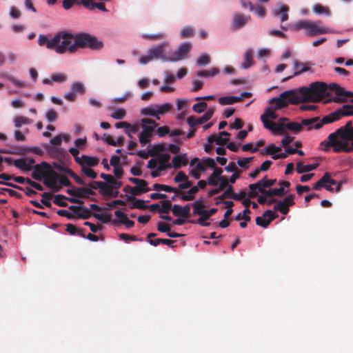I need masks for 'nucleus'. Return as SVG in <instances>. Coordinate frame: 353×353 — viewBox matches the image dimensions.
<instances>
[{"label": "nucleus", "mask_w": 353, "mask_h": 353, "mask_svg": "<svg viewBox=\"0 0 353 353\" xmlns=\"http://www.w3.org/2000/svg\"><path fill=\"white\" fill-rule=\"evenodd\" d=\"M192 206L193 208V214L194 215L201 216L205 210V205L203 203V199H197L192 204Z\"/></svg>", "instance_id": "obj_36"}, {"label": "nucleus", "mask_w": 353, "mask_h": 353, "mask_svg": "<svg viewBox=\"0 0 353 353\" xmlns=\"http://www.w3.org/2000/svg\"><path fill=\"white\" fill-rule=\"evenodd\" d=\"M69 209L76 214V216L79 219H89L92 215H93L94 217L99 219L103 223H106L110 221L111 219V214H106L105 216L94 213L92 214L90 210L88 209L87 208L79 206V205H70L69 207Z\"/></svg>", "instance_id": "obj_7"}, {"label": "nucleus", "mask_w": 353, "mask_h": 353, "mask_svg": "<svg viewBox=\"0 0 353 353\" xmlns=\"http://www.w3.org/2000/svg\"><path fill=\"white\" fill-rule=\"evenodd\" d=\"M293 69L295 70L294 74L292 76L285 78L284 81L289 80L293 77L298 76L304 72L309 71L310 68L303 62H301L299 60H294L293 62Z\"/></svg>", "instance_id": "obj_22"}, {"label": "nucleus", "mask_w": 353, "mask_h": 353, "mask_svg": "<svg viewBox=\"0 0 353 353\" xmlns=\"http://www.w3.org/2000/svg\"><path fill=\"white\" fill-rule=\"evenodd\" d=\"M277 118V114L272 108H268L265 112L261 116V120H268L269 119L274 120Z\"/></svg>", "instance_id": "obj_50"}, {"label": "nucleus", "mask_w": 353, "mask_h": 353, "mask_svg": "<svg viewBox=\"0 0 353 353\" xmlns=\"http://www.w3.org/2000/svg\"><path fill=\"white\" fill-rule=\"evenodd\" d=\"M170 159V155L168 153L159 155L157 159L159 163L157 170L159 171H163L166 169L171 168L172 165L169 163Z\"/></svg>", "instance_id": "obj_29"}, {"label": "nucleus", "mask_w": 353, "mask_h": 353, "mask_svg": "<svg viewBox=\"0 0 353 353\" xmlns=\"http://www.w3.org/2000/svg\"><path fill=\"white\" fill-rule=\"evenodd\" d=\"M168 46V43L165 42L163 43H160L150 48L148 51V54L146 56H142L139 58V63L141 64H147L150 62L153 59H163L166 61V59L168 58L164 55V49Z\"/></svg>", "instance_id": "obj_6"}, {"label": "nucleus", "mask_w": 353, "mask_h": 353, "mask_svg": "<svg viewBox=\"0 0 353 353\" xmlns=\"http://www.w3.org/2000/svg\"><path fill=\"white\" fill-rule=\"evenodd\" d=\"M332 151L335 152H353V122L347 121L332 133Z\"/></svg>", "instance_id": "obj_2"}, {"label": "nucleus", "mask_w": 353, "mask_h": 353, "mask_svg": "<svg viewBox=\"0 0 353 353\" xmlns=\"http://www.w3.org/2000/svg\"><path fill=\"white\" fill-rule=\"evenodd\" d=\"M274 210L280 212L284 215L287 214L289 212V208L281 201L277 202V203L274 206Z\"/></svg>", "instance_id": "obj_59"}, {"label": "nucleus", "mask_w": 353, "mask_h": 353, "mask_svg": "<svg viewBox=\"0 0 353 353\" xmlns=\"http://www.w3.org/2000/svg\"><path fill=\"white\" fill-rule=\"evenodd\" d=\"M353 115V105H344L332 112V122L339 120L343 116Z\"/></svg>", "instance_id": "obj_18"}, {"label": "nucleus", "mask_w": 353, "mask_h": 353, "mask_svg": "<svg viewBox=\"0 0 353 353\" xmlns=\"http://www.w3.org/2000/svg\"><path fill=\"white\" fill-rule=\"evenodd\" d=\"M81 162L80 165L85 166V165L90 167H94L99 164V160L97 157H90L85 154H83L81 157Z\"/></svg>", "instance_id": "obj_35"}, {"label": "nucleus", "mask_w": 353, "mask_h": 353, "mask_svg": "<svg viewBox=\"0 0 353 353\" xmlns=\"http://www.w3.org/2000/svg\"><path fill=\"white\" fill-rule=\"evenodd\" d=\"M313 10L317 14H325L326 16H329L330 14L329 8L325 7L319 3L314 5Z\"/></svg>", "instance_id": "obj_54"}, {"label": "nucleus", "mask_w": 353, "mask_h": 353, "mask_svg": "<svg viewBox=\"0 0 353 353\" xmlns=\"http://www.w3.org/2000/svg\"><path fill=\"white\" fill-rule=\"evenodd\" d=\"M331 123V114L327 115L324 118H323L321 121L319 117H314L312 119H303L301 121V125L303 126L307 127V130H311L312 128L319 129L322 127V125L325 123Z\"/></svg>", "instance_id": "obj_13"}, {"label": "nucleus", "mask_w": 353, "mask_h": 353, "mask_svg": "<svg viewBox=\"0 0 353 353\" xmlns=\"http://www.w3.org/2000/svg\"><path fill=\"white\" fill-rule=\"evenodd\" d=\"M236 102H239V99L234 96L221 97L219 99V103L221 105H231Z\"/></svg>", "instance_id": "obj_44"}, {"label": "nucleus", "mask_w": 353, "mask_h": 353, "mask_svg": "<svg viewBox=\"0 0 353 353\" xmlns=\"http://www.w3.org/2000/svg\"><path fill=\"white\" fill-rule=\"evenodd\" d=\"M152 190L156 191H165L166 192H174L175 194H182L183 192L180 191L176 188L172 187L170 185L154 183L152 185Z\"/></svg>", "instance_id": "obj_32"}, {"label": "nucleus", "mask_w": 353, "mask_h": 353, "mask_svg": "<svg viewBox=\"0 0 353 353\" xmlns=\"http://www.w3.org/2000/svg\"><path fill=\"white\" fill-rule=\"evenodd\" d=\"M269 103L274 110H278L287 107L289 104H298L299 101L294 89L282 92L279 97L272 98Z\"/></svg>", "instance_id": "obj_4"}, {"label": "nucleus", "mask_w": 353, "mask_h": 353, "mask_svg": "<svg viewBox=\"0 0 353 353\" xmlns=\"http://www.w3.org/2000/svg\"><path fill=\"white\" fill-rule=\"evenodd\" d=\"M157 125L158 123L151 119H142L141 120V126L143 130L140 134H144L149 137H152L154 132V129L156 127H157Z\"/></svg>", "instance_id": "obj_16"}, {"label": "nucleus", "mask_w": 353, "mask_h": 353, "mask_svg": "<svg viewBox=\"0 0 353 353\" xmlns=\"http://www.w3.org/2000/svg\"><path fill=\"white\" fill-rule=\"evenodd\" d=\"M46 119L50 122H54L58 119V113L54 109H50L46 112Z\"/></svg>", "instance_id": "obj_63"}, {"label": "nucleus", "mask_w": 353, "mask_h": 353, "mask_svg": "<svg viewBox=\"0 0 353 353\" xmlns=\"http://www.w3.org/2000/svg\"><path fill=\"white\" fill-rule=\"evenodd\" d=\"M172 213L174 216L188 219L190 216V205H186L181 207L179 205L174 204L172 207Z\"/></svg>", "instance_id": "obj_20"}, {"label": "nucleus", "mask_w": 353, "mask_h": 353, "mask_svg": "<svg viewBox=\"0 0 353 353\" xmlns=\"http://www.w3.org/2000/svg\"><path fill=\"white\" fill-rule=\"evenodd\" d=\"M68 199L67 196L61 195V194H57L54 196V203L56 205L61 206V207H67L68 203L65 201Z\"/></svg>", "instance_id": "obj_56"}, {"label": "nucleus", "mask_w": 353, "mask_h": 353, "mask_svg": "<svg viewBox=\"0 0 353 353\" xmlns=\"http://www.w3.org/2000/svg\"><path fill=\"white\" fill-rule=\"evenodd\" d=\"M276 182V179H268L267 176H264L255 183L250 184L249 189L250 192L248 194L250 198H255L258 195V192L263 193L265 188L273 186Z\"/></svg>", "instance_id": "obj_9"}, {"label": "nucleus", "mask_w": 353, "mask_h": 353, "mask_svg": "<svg viewBox=\"0 0 353 353\" xmlns=\"http://www.w3.org/2000/svg\"><path fill=\"white\" fill-rule=\"evenodd\" d=\"M55 38H57L55 51L59 54L73 53L79 48L100 50L103 46L102 41L88 33H79L74 35L66 32H61L55 34Z\"/></svg>", "instance_id": "obj_1"}, {"label": "nucleus", "mask_w": 353, "mask_h": 353, "mask_svg": "<svg viewBox=\"0 0 353 353\" xmlns=\"http://www.w3.org/2000/svg\"><path fill=\"white\" fill-rule=\"evenodd\" d=\"M81 4H83L85 7L93 9L94 8H97L100 10L105 11V6L103 3H92L90 0H81Z\"/></svg>", "instance_id": "obj_43"}, {"label": "nucleus", "mask_w": 353, "mask_h": 353, "mask_svg": "<svg viewBox=\"0 0 353 353\" xmlns=\"http://www.w3.org/2000/svg\"><path fill=\"white\" fill-rule=\"evenodd\" d=\"M44 148L47 153L52 158L59 159L65 154V151L63 148H56L50 144H45Z\"/></svg>", "instance_id": "obj_26"}, {"label": "nucleus", "mask_w": 353, "mask_h": 353, "mask_svg": "<svg viewBox=\"0 0 353 353\" xmlns=\"http://www.w3.org/2000/svg\"><path fill=\"white\" fill-rule=\"evenodd\" d=\"M285 128L288 130L296 133L302 130V125L301 123H299L297 122H289L288 123L285 124Z\"/></svg>", "instance_id": "obj_57"}, {"label": "nucleus", "mask_w": 353, "mask_h": 353, "mask_svg": "<svg viewBox=\"0 0 353 353\" xmlns=\"http://www.w3.org/2000/svg\"><path fill=\"white\" fill-rule=\"evenodd\" d=\"M262 194H265L268 197H272L274 196H283L286 194V192L283 187H280L279 188H272L268 190H264Z\"/></svg>", "instance_id": "obj_40"}, {"label": "nucleus", "mask_w": 353, "mask_h": 353, "mask_svg": "<svg viewBox=\"0 0 353 353\" xmlns=\"http://www.w3.org/2000/svg\"><path fill=\"white\" fill-rule=\"evenodd\" d=\"M276 216L271 210H268L263 213L262 216H257L256 218V224L266 228Z\"/></svg>", "instance_id": "obj_17"}, {"label": "nucleus", "mask_w": 353, "mask_h": 353, "mask_svg": "<svg viewBox=\"0 0 353 353\" xmlns=\"http://www.w3.org/2000/svg\"><path fill=\"white\" fill-rule=\"evenodd\" d=\"M68 79V76L64 73H53L50 79H43L42 82L43 84H51L53 81L57 83L65 82Z\"/></svg>", "instance_id": "obj_31"}, {"label": "nucleus", "mask_w": 353, "mask_h": 353, "mask_svg": "<svg viewBox=\"0 0 353 353\" xmlns=\"http://www.w3.org/2000/svg\"><path fill=\"white\" fill-rule=\"evenodd\" d=\"M161 207L159 209L160 214H168L170 210H172L173 205L170 200H164L161 202Z\"/></svg>", "instance_id": "obj_49"}, {"label": "nucleus", "mask_w": 353, "mask_h": 353, "mask_svg": "<svg viewBox=\"0 0 353 353\" xmlns=\"http://www.w3.org/2000/svg\"><path fill=\"white\" fill-rule=\"evenodd\" d=\"M57 38L55 36L50 39L48 36L40 34L38 39V44L40 46H46L48 49H52L55 50Z\"/></svg>", "instance_id": "obj_25"}, {"label": "nucleus", "mask_w": 353, "mask_h": 353, "mask_svg": "<svg viewBox=\"0 0 353 353\" xmlns=\"http://www.w3.org/2000/svg\"><path fill=\"white\" fill-rule=\"evenodd\" d=\"M30 150V149L26 146H10V149H0V153L23 155Z\"/></svg>", "instance_id": "obj_27"}, {"label": "nucleus", "mask_w": 353, "mask_h": 353, "mask_svg": "<svg viewBox=\"0 0 353 353\" xmlns=\"http://www.w3.org/2000/svg\"><path fill=\"white\" fill-rule=\"evenodd\" d=\"M223 172V170L221 168H216L214 170L213 173L208 178V184L212 186H216L220 176Z\"/></svg>", "instance_id": "obj_33"}, {"label": "nucleus", "mask_w": 353, "mask_h": 353, "mask_svg": "<svg viewBox=\"0 0 353 353\" xmlns=\"http://www.w3.org/2000/svg\"><path fill=\"white\" fill-rule=\"evenodd\" d=\"M52 196L50 193L49 192H44L43 194H42V199H41V203L43 205H44L45 206L48 207V208H50L52 204L50 203V200L52 199Z\"/></svg>", "instance_id": "obj_62"}, {"label": "nucleus", "mask_w": 353, "mask_h": 353, "mask_svg": "<svg viewBox=\"0 0 353 353\" xmlns=\"http://www.w3.org/2000/svg\"><path fill=\"white\" fill-rule=\"evenodd\" d=\"M13 164L15 167L23 171H30L32 170V166L30 165V163H28L27 161L24 159H16L13 161Z\"/></svg>", "instance_id": "obj_41"}, {"label": "nucleus", "mask_w": 353, "mask_h": 353, "mask_svg": "<svg viewBox=\"0 0 353 353\" xmlns=\"http://www.w3.org/2000/svg\"><path fill=\"white\" fill-rule=\"evenodd\" d=\"M289 7L287 5H281L279 7L274 9L272 14L274 17L280 19L281 23L287 21L289 18L288 12Z\"/></svg>", "instance_id": "obj_21"}, {"label": "nucleus", "mask_w": 353, "mask_h": 353, "mask_svg": "<svg viewBox=\"0 0 353 353\" xmlns=\"http://www.w3.org/2000/svg\"><path fill=\"white\" fill-rule=\"evenodd\" d=\"M234 188L232 185H229L225 191L219 196L217 197L219 200H223L226 198H230L233 199Z\"/></svg>", "instance_id": "obj_58"}, {"label": "nucleus", "mask_w": 353, "mask_h": 353, "mask_svg": "<svg viewBox=\"0 0 353 353\" xmlns=\"http://www.w3.org/2000/svg\"><path fill=\"white\" fill-rule=\"evenodd\" d=\"M125 197L127 201H133L132 203L130 204L129 208L130 209H140V210H146L148 209V206L145 205V201L141 199H136L135 196H129L125 194Z\"/></svg>", "instance_id": "obj_30"}, {"label": "nucleus", "mask_w": 353, "mask_h": 353, "mask_svg": "<svg viewBox=\"0 0 353 353\" xmlns=\"http://www.w3.org/2000/svg\"><path fill=\"white\" fill-rule=\"evenodd\" d=\"M165 37L164 33L157 34H143L142 38L150 41H159L161 40Z\"/></svg>", "instance_id": "obj_55"}, {"label": "nucleus", "mask_w": 353, "mask_h": 353, "mask_svg": "<svg viewBox=\"0 0 353 353\" xmlns=\"http://www.w3.org/2000/svg\"><path fill=\"white\" fill-rule=\"evenodd\" d=\"M219 70L216 68H213L209 70H199L196 72V76L199 77H212L219 73Z\"/></svg>", "instance_id": "obj_42"}, {"label": "nucleus", "mask_w": 353, "mask_h": 353, "mask_svg": "<svg viewBox=\"0 0 353 353\" xmlns=\"http://www.w3.org/2000/svg\"><path fill=\"white\" fill-rule=\"evenodd\" d=\"M188 159L186 158V154L176 155L172 158V165L174 168H179L182 165L185 166L188 164Z\"/></svg>", "instance_id": "obj_37"}, {"label": "nucleus", "mask_w": 353, "mask_h": 353, "mask_svg": "<svg viewBox=\"0 0 353 353\" xmlns=\"http://www.w3.org/2000/svg\"><path fill=\"white\" fill-rule=\"evenodd\" d=\"M125 116V110L122 108L115 110L111 114V117L115 119H122Z\"/></svg>", "instance_id": "obj_64"}, {"label": "nucleus", "mask_w": 353, "mask_h": 353, "mask_svg": "<svg viewBox=\"0 0 353 353\" xmlns=\"http://www.w3.org/2000/svg\"><path fill=\"white\" fill-rule=\"evenodd\" d=\"M294 28L296 30H305L309 36H316L329 32L320 21L301 20L294 25Z\"/></svg>", "instance_id": "obj_5"}, {"label": "nucleus", "mask_w": 353, "mask_h": 353, "mask_svg": "<svg viewBox=\"0 0 353 353\" xmlns=\"http://www.w3.org/2000/svg\"><path fill=\"white\" fill-rule=\"evenodd\" d=\"M129 181L136 184V188L137 192H139V195H141L143 193L148 192L150 190V188L148 187V183L146 181L138 178L130 177L129 178Z\"/></svg>", "instance_id": "obj_24"}, {"label": "nucleus", "mask_w": 353, "mask_h": 353, "mask_svg": "<svg viewBox=\"0 0 353 353\" xmlns=\"http://www.w3.org/2000/svg\"><path fill=\"white\" fill-rule=\"evenodd\" d=\"M353 99V92L346 90L337 83H332V103H343Z\"/></svg>", "instance_id": "obj_8"}, {"label": "nucleus", "mask_w": 353, "mask_h": 353, "mask_svg": "<svg viewBox=\"0 0 353 353\" xmlns=\"http://www.w3.org/2000/svg\"><path fill=\"white\" fill-rule=\"evenodd\" d=\"M79 196L78 198H88L90 195H94L95 192L89 188H77Z\"/></svg>", "instance_id": "obj_52"}, {"label": "nucleus", "mask_w": 353, "mask_h": 353, "mask_svg": "<svg viewBox=\"0 0 353 353\" xmlns=\"http://www.w3.org/2000/svg\"><path fill=\"white\" fill-rule=\"evenodd\" d=\"M254 160V157H239L237 159L236 163L237 165L247 170L250 168V163Z\"/></svg>", "instance_id": "obj_46"}, {"label": "nucleus", "mask_w": 353, "mask_h": 353, "mask_svg": "<svg viewBox=\"0 0 353 353\" xmlns=\"http://www.w3.org/2000/svg\"><path fill=\"white\" fill-rule=\"evenodd\" d=\"M190 189L188 191L187 194H183L181 199L183 201H192L194 199V194L199 192V188L197 186H192L190 188Z\"/></svg>", "instance_id": "obj_47"}, {"label": "nucleus", "mask_w": 353, "mask_h": 353, "mask_svg": "<svg viewBox=\"0 0 353 353\" xmlns=\"http://www.w3.org/2000/svg\"><path fill=\"white\" fill-rule=\"evenodd\" d=\"M97 185L99 187V193L101 195L110 196L112 194L113 187L112 185H108L103 181L97 183Z\"/></svg>", "instance_id": "obj_39"}, {"label": "nucleus", "mask_w": 353, "mask_h": 353, "mask_svg": "<svg viewBox=\"0 0 353 353\" xmlns=\"http://www.w3.org/2000/svg\"><path fill=\"white\" fill-rule=\"evenodd\" d=\"M328 88H331V85H327L322 81H315L310 83L308 86H303L298 89H294L298 96L300 103H318L325 98L327 94Z\"/></svg>", "instance_id": "obj_3"}, {"label": "nucleus", "mask_w": 353, "mask_h": 353, "mask_svg": "<svg viewBox=\"0 0 353 353\" xmlns=\"http://www.w3.org/2000/svg\"><path fill=\"white\" fill-rule=\"evenodd\" d=\"M215 108H209L205 113L199 119L198 123H200V124H203L208 121H209L213 116Z\"/></svg>", "instance_id": "obj_51"}, {"label": "nucleus", "mask_w": 353, "mask_h": 353, "mask_svg": "<svg viewBox=\"0 0 353 353\" xmlns=\"http://www.w3.org/2000/svg\"><path fill=\"white\" fill-rule=\"evenodd\" d=\"M172 105L170 103H165L162 105H154L143 108L141 110V114L145 116H152L159 119V114H164L171 110Z\"/></svg>", "instance_id": "obj_10"}, {"label": "nucleus", "mask_w": 353, "mask_h": 353, "mask_svg": "<svg viewBox=\"0 0 353 353\" xmlns=\"http://www.w3.org/2000/svg\"><path fill=\"white\" fill-rule=\"evenodd\" d=\"M191 48L192 45L189 42L181 43L178 49L171 54V55L166 59V61L176 62L186 59Z\"/></svg>", "instance_id": "obj_11"}, {"label": "nucleus", "mask_w": 353, "mask_h": 353, "mask_svg": "<svg viewBox=\"0 0 353 353\" xmlns=\"http://www.w3.org/2000/svg\"><path fill=\"white\" fill-rule=\"evenodd\" d=\"M6 77L8 80L10 81L17 88H25L27 86L25 81L17 79L13 76L7 75Z\"/></svg>", "instance_id": "obj_60"}, {"label": "nucleus", "mask_w": 353, "mask_h": 353, "mask_svg": "<svg viewBox=\"0 0 353 353\" xmlns=\"http://www.w3.org/2000/svg\"><path fill=\"white\" fill-rule=\"evenodd\" d=\"M59 174L54 170H48L46 176H44L43 183L52 190L54 192L60 191L61 186L57 185Z\"/></svg>", "instance_id": "obj_14"}, {"label": "nucleus", "mask_w": 353, "mask_h": 353, "mask_svg": "<svg viewBox=\"0 0 353 353\" xmlns=\"http://www.w3.org/2000/svg\"><path fill=\"white\" fill-rule=\"evenodd\" d=\"M254 63V61L252 59V51L250 49L247 50L244 52L243 61L241 63V68L243 69H248Z\"/></svg>", "instance_id": "obj_34"}, {"label": "nucleus", "mask_w": 353, "mask_h": 353, "mask_svg": "<svg viewBox=\"0 0 353 353\" xmlns=\"http://www.w3.org/2000/svg\"><path fill=\"white\" fill-rule=\"evenodd\" d=\"M32 169L34 170L32 172V177L37 181H41L44 176H46V172L51 169V167L48 163L43 161L41 164L32 166Z\"/></svg>", "instance_id": "obj_15"}, {"label": "nucleus", "mask_w": 353, "mask_h": 353, "mask_svg": "<svg viewBox=\"0 0 353 353\" xmlns=\"http://www.w3.org/2000/svg\"><path fill=\"white\" fill-rule=\"evenodd\" d=\"M218 211L217 208H211L209 210L205 211L197 219V221H190L191 223H198L203 227H208L210 225V223L206 222L207 220L210 219V217Z\"/></svg>", "instance_id": "obj_19"}, {"label": "nucleus", "mask_w": 353, "mask_h": 353, "mask_svg": "<svg viewBox=\"0 0 353 353\" xmlns=\"http://www.w3.org/2000/svg\"><path fill=\"white\" fill-rule=\"evenodd\" d=\"M250 19V16H244L241 14L236 13L234 15L232 21L233 27L235 29H240L243 28Z\"/></svg>", "instance_id": "obj_28"}, {"label": "nucleus", "mask_w": 353, "mask_h": 353, "mask_svg": "<svg viewBox=\"0 0 353 353\" xmlns=\"http://www.w3.org/2000/svg\"><path fill=\"white\" fill-rule=\"evenodd\" d=\"M198 66H205L210 62V57L207 54H201L196 61Z\"/></svg>", "instance_id": "obj_53"}, {"label": "nucleus", "mask_w": 353, "mask_h": 353, "mask_svg": "<svg viewBox=\"0 0 353 353\" xmlns=\"http://www.w3.org/2000/svg\"><path fill=\"white\" fill-rule=\"evenodd\" d=\"M331 174L325 172V174L314 184V189L316 190L325 188L327 190L331 191Z\"/></svg>", "instance_id": "obj_23"}, {"label": "nucleus", "mask_w": 353, "mask_h": 353, "mask_svg": "<svg viewBox=\"0 0 353 353\" xmlns=\"http://www.w3.org/2000/svg\"><path fill=\"white\" fill-rule=\"evenodd\" d=\"M208 107V104L205 102H199L192 106V110L197 113H201L205 110Z\"/></svg>", "instance_id": "obj_61"}, {"label": "nucleus", "mask_w": 353, "mask_h": 353, "mask_svg": "<svg viewBox=\"0 0 353 353\" xmlns=\"http://www.w3.org/2000/svg\"><path fill=\"white\" fill-rule=\"evenodd\" d=\"M128 154L132 156L137 154L144 159H147L149 156L154 157L156 155V153L154 152V149L149 150L148 152H145V150H139L137 152H130Z\"/></svg>", "instance_id": "obj_48"}, {"label": "nucleus", "mask_w": 353, "mask_h": 353, "mask_svg": "<svg viewBox=\"0 0 353 353\" xmlns=\"http://www.w3.org/2000/svg\"><path fill=\"white\" fill-rule=\"evenodd\" d=\"M32 123V120L23 116H17L14 119V124L16 128H20L23 125H28Z\"/></svg>", "instance_id": "obj_45"}, {"label": "nucleus", "mask_w": 353, "mask_h": 353, "mask_svg": "<svg viewBox=\"0 0 353 353\" xmlns=\"http://www.w3.org/2000/svg\"><path fill=\"white\" fill-rule=\"evenodd\" d=\"M85 88L83 83L75 81L71 84L70 91L64 94V99L68 101L74 102L77 99V94H84Z\"/></svg>", "instance_id": "obj_12"}, {"label": "nucleus", "mask_w": 353, "mask_h": 353, "mask_svg": "<svg viewBox=\"0 0 353 353\" xmlns=\"http://www.w3.org/2000/svg\"><path fill=\"white\" fill-rule=\"evenodd\" d=\"M318 165V163L304 165L303 162L300 161L296 164V170L298 173L307 172L315 170Z\"/></svg>", "instance_id": "obj_38"}]
</instances>
